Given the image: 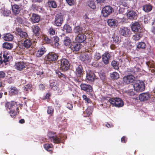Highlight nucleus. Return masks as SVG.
<instances>
[{"instance_id": "f257e3e1", "label": "nucleus", "mask_w": 155, "mask_h": 155, "mask_svg": "<svg viewBox=\"0 0 155 155\" xmlns=\"http://www.w3.org/2000/svg\"><path fill=\"white\" fill-rule=\"evenodd\" d=\"M134 90L137 92L143 91L145 89V85L144 82L140 80L135 81L133 84Z\"/></svg>"}, {"instance_id": "f03ea898", "label": "nucleus", "mask_w": 155, "mask_h": 155, "mask_svg": "<svg viewBox=\"0 0 155 155\" xmlns=\"http://www.w3.org/2000/svg\"><path fill=\"white\" fill-rule=\"evenodd\" d=\"M59 57L58 54L53 52H50L46 55L45 59L46 61L50 63H53L58 59Z\"/></svg>"}, {"instance_id": "7ed1b4c3", "label": "nucleus", "mask_w": 155, "mask_h": 155, "mask_svg": "<svg viewBox=\"0 0 155 155\" xmlns=\"http://www.w3.org/2000/svg\"><path fill=\"white\" fill-rule=\"evenodd\" d=\"M108 101L113 106L120 107H123L124 105L123 101L119 98L115 97L110 98Z\"/></svg>"}, {"instance_id": "20e7f679", "label": "nucleus", "mask_w": 155, "mask_h": 155, "mask_svg": "<svg viewBox=\"0 0 155 155\" xmlns=\"http://www.w3.org/2000/svg\"><path fill=\"white\" fill-rule=\"evenodd\" d=\"M60 63V69L64 71H65L69 69L70 64L68 61L64 58H63L58 61Z\"/></svg>"}, {"instance_id": "39448f33", "label": "nucleus", "mask_w": 155, "mask_h": 155, "mask_svg": "<svg viewBox=\"0 0 155 155\" xmlns=\"http://www.w3.org/2000/svg\"><path fill=\"white\" fill-rule=\"evenodd\" d=\"M67 136L64 134H56L51 141L55 144H59L62 142L63 140H65Z\"/></svg>"}, {"instance_id": "423d86ee", "label": "nucleus", "mask_w": 155, "mask_h": 155, "mask_svg": "<svg viewBox=\"0 0 155 155\" xmlns=\"http://www.w3.org/2000/svg\"><path fill=\"white\" fill-rule=\"evenodd\" d=\"M5 107L6 109L9 110H13L14 109H18V107L16 102L14 101L11 102H7L5 104Z\"/></svg>"}, {"instance_id": "0eeeda50", "label": "nucleus", "mask_w": 155, "mask_h": 155, "mask_svg": "<svg viewBox=\"0 0 155 155\" xmlns=\"http://www.w3.org/2000/svg\"><path fill=\"white\" fill-rule=\"evenodd\" d=\"M113 11L114 9L111 7L107 5L102 9L101 12L104 17H107L111 14Z\"/></svg>"}, {"instance_id": "6e6552de", "label": "nucleus", "mask_w": 155, "mask_h": 155, "mask_svg": "<svg viewBox=\"0 0 155 155\" xmlns=\"http://www.w3.org/2000/svg\"><path fill=\"white\" fill-rule=\"evenodd\" d=\"M151 96L149 92H143L139 94V100L142 102H146L149 101Z\"/></svg>"}, {"instance_id": "1a4fd4ad", "label": "nucleus", "mask_w": 155, "mask_h": 155, "mask_svg": "<svg viewBox=\"0 0 155 155\" xmlns=\"http://www.w3.org/2000/svg\"><path fill=\"white\" fill-rule=\"evenodd\" d=\"M63 22V16L61 14H57L55 16L54 24L57 26H60Z\"/></svg>"}, {"instance_id": "9d476101", "label": "nucleus", "mask_w": 155, "mask_h": 155, "mask_svg": "<svg viewBox=\"0 0 155 155\" xmlns=\"http://www.w3.org/2000/svg\"><path fill=\"white\" fill-rule=\"evenodd\" d=\"M138 14L137 12L133 10L129 11L127 14V16L130 20H136L138 17Z\"/></svg>"}, {"instance_id": "9b49d317", "label": "nucleus", "mask_w": 155, "mask_h": 155, "mask_svg": "<svg viewBox=\"0 0 155 155\" xmlns=\"http://www.w3.org/2000/svg\"><path fill=\"white\" fill-rule=\"evenodd\" d=\"M82 29L78 26V43L83 42L86 39V37L82 33Z\"/></svg>"}, {"instance_id": "f8f14e48", "label": "nucleus", "mask_w": 155, "mask_h": 155, "mask_svg": "<svg viewBox=\"0 0 155 155\" xmlns=\"http://www.w3.org/2000/svg\"><path fill=\"white\" fill-rule=\"evenodd\" d=\"M111 57L110 54L108 52H105L102 55V60L105 64H108Z\"/></svg>"}, {"instance_id": "ddd939ff", "label": "nucleus", "mask_w": 155, "mask_h": 155, "mask_svg": "<svg viewBox=\"0 0 155 155\" xmlns=\"http://www.w3.org/2000/svg\"><path fill=\"white\" fill-rule=\"evenodd\" d=\"M135 77L132 75L124 76L123 78L124 82L126 84H129L133 83L135 80Z\"/></svg>"}, {"instance_id": "4468645a", "label": "nucleus", "mask_w": 155, "mask_h": 155, "mask_svg": "<svg viewBox=\"0 0 155 155\" xmlns=\"http://www.w3.org/2000/svg\"><path fill=\"white\" fill-rule=\"evenodd\" d=\"M26 64L23 62H18L16 63L15 65V69L18 71H22L26 67Z\"/></svg>"}, {"instance_id": "2eb2a0df", "label": "nucleus", "mask_w": 155, "mask_h": 155, "mask_svg": "<svg viewBox=\"0 0 155 155\" xmlns=\"http://www.w3.org/2000/svg\"><path fill=\"white\" fill-rule=\"evenodd\" d=\"M81 89L88 92H91L93 91L92 87L90 85L84 84H81L80 85Z\"/></svg>"}, {"instance_id": "dca6fc26", "label": "nucleus", "mask_w": 155, "mask_h": 155, "mask_svg": "<svg viewBox=\"0 0 155 155\" xmlns=\"http://www.w3.org/2000/svg\"><path fill=\"white\" fill-rule=\"evenodd\" d=\"M52 42L51 45L54 48H58L60 44L59 43V38L58 36H55L53 37L52 39Z\"/></svg>"}, {"instance_id": "f3484780", "label": "nucleus", "mask_w": 155, "mask_h": 155, "mask_svg": "<svg viewBox=\"0 0 155 155\" xmlns=\"http://www.w3.org/2000/svg\"><path fill=\"white\" fill-rule=\"evenodd\" d=\"M78 37V35H77L76 38H75V41H73L72 42L70 46V48L71 50L73 51V52L75 53V54L77 53L78 50L77 47H78V42H77L76 39Z\"/></svg>"}, {"instance_id": "a211bd4d", "label": "nucleus", "mask_w": 155, "mask_h": 155, "mask_svg": "<svg viewBox=\"0 0 155 155\" xmlns=\"http://www.w3.org/2000/svg\"><path fill=\"white\" fill-rule=\"evenodd\" d=\"M108 25L112 28L117 27L118 24L117 20L114 19H110L107 21Z\"/></svg>"}, {"instance_id": "6ab92c4d", "label": "nucleus", "mask_w": 155, "mask_h": 155, "mask_svg": "<svg viewBox=\"0 0 155 155\" xmlns=\"http://www.w3.org/2000/svg\"><path fill=\"white\" fill-rule=\"evenodd\" d=\"M47 51L46 49L43 46H42L36 53V55L38 57H41Z\"/></svg>"}, {"instance_id": "aec40b11", "label": "nucleus", "mask_w": 155, "mask_h": 155, "mask_svg": "<svg viewBox=\"0 0 155 155\" xmlns=\"http://www.w3.org/2000/svg\"><path fill=\"white\" fill-rule=\"evenodd\" d=\"M120 32L122 35L127 37L129 34L130 30L127 28L124 27L123 28H120Z\"/></svg>"}, {"instance_id": "412c9836", "label": "nucleus", "mask_w": 155, "mask_h": 155, "mask_svg": "<svg viewBox=\"0 0 155 155\" xmlns=\"http://www.w3.org/2000/svg\"><path fill=\"white\" fill-rule=\"evenodd\" d=\"M32 42L30 39H26L23 41L22 46L26 49H28L31 46Z\"/></svg>"}, {"instance_id": "4be33fe9", "label": "nucleus", "mask_w": 155, "mask_h": 155, "mask_svg": "<svg viewBox=\"0 0 155 155\" xmlns=\"http://www.w3.org/2000/svg\"><path fill=\"white\" fill-rule=\"evenodd\" d=\"M153 6L150 3L145 4L143 6L142 9L146 12H150L152 9Z\"/></svg>"}, {"instance_id": "5701e85b", "label": "nucleus", "mask_w": 155, "mask_h": 155, "mask_svg": "<svg viewBox=\"0 0 155 155\" xmlns=\"http://www.w3.org/2000/svg\"><path fill=\"white\" fill-rule=\"evenodd\" d=\"M140 28V25L138 22H135L132 25L131 28L134 31L137 32Z\"/></svg>"}, {"instance_id": "b1692460", "label": "nucleus", "mask_w": 155, "mask_h": 155, "mask_svg": "<svg viewBox=\"0 0 155 155\" xmlns=\"http://www.w3.org/2000/svg\"><path fill=\"white\" fill-rule=\"evenodd\" d=\"M87 78L88 81H93L95 79V75L93 71H89L87 73Z\"/></svg>"}, {"instance_id": "393cba45", "label": "nucleus", "mask_w": 155, "mask_h": 155, "mask_svg": "<svg viewBox=\"0 0 155 155\" xmlns=\"http://www.w3.org/2000/svg\"><path fill=\"white\" fill-rule=\"evenodd\" d=\"M31 18V21L34 23H38L40 20V18L39 15L35 13L32 14Z\"/></svg>"}, {"instance_id": "a878e982", "label": "nucleus", "mask_w": 155, "mask_h": 155, "mask_svg": "<svg viewBox=\"0 0 155 155\" xmlns=\"http://www.w3.org/2000/svg\"><path fill=\"white\" fill-rule=\"evenodd\" d=\"M55 73L59 78L64 81H65L68 78L65 75L62 73L59 70H56Z\"/></svg>"}, {"instance_id": "bb28decb", "label": "nucleus", "mask_w": 155, "mask_h": 155, "mask_svg": "<svg viewBox=\"0 0 155 155\" xmlns=\"http://www.w3.org/2000/svg\"><path fill=\"white\" fill-rule=\"evenodd\" d=\"M3 38L5 41H10L13 40L14 37L13 35L8 33L5 34Z\"/></svg>"}, {"instance_id": "cd10ccee", "label": "nucleus", "mask_w": 155, "mask_h": 155, "mask_svg": "<svg viewBox=\"0 0 155 155\" xmlns=\"http://www.w3.org/2000/svg\"><path fill=\"white\" fill-rule=\"evenodd\" d=\"M17 31L18 32V34L21 37L26 38L27 37V34L26 32L22 31L21 29L19 28L17 29Z\"/></svg>"}, {"instance_id": "c85d7f7f", "label": "nucleus", "mask_w": 155, "mask_h": 155, "mask_svg": "<svg viewBox=\"0 0 155 155\" xmlns=\"http://www.w3.org/2000/svg\"><path fill=\"white\" fill-rule=\"evenodd\" d=\"M12 9L13 13L15 14H18L20 11V8L19 5H14L12 6Z\"/></svg>"}, {"instance_id": "c756f323", "label": "nucleus", "mask_w": 155, "mask_h": 155, "mask_svg": "<svg viewBox=\"0 0 155 155\" xmlns=\"http://www.w3.org/2000/svg\"><path fill=\"white\" fill-rule=\"evenodd\" d=\"M19 90L15 87L12 86L9 88V92L12 95L17 94Z\"/></svg>"}, {"instance_id": "7c9ffc66", "label": "nucleus", "mask_w": 155, "mask_h": 155, "mask_svg": "<svg viewBox=\"0 0 155 155\" xmlns=\"http://www.w3.org/2000/svg\"><path fill=\"white\" fill-rule=\"evenodd\" d=\"M19 109H14L13 110H10L9 113L12 117L15 118L16 116L19 114Z\"/></svg>"}, {"instance_id": "2f4dec72", "label": "nucleus", "mask_w": 155, "mask_h": 155, "mask_svg": "<svg viewBox=\"0 0 155 155\" xmlns=\"http://www.w3.org/2000/svg\"><path fill=\"white\" fill-rule=\"evenodd\" d=\"M53 145L52 144L46 143L44 145V147L47 151L52 152L53 149Z\"/></svg>"}, {"instance_id": "473e14b6", "label": "nucleus", "mask_w": 155, "mask_h": 155, "mask_svg": "<svg viewBox=\"0 0 155 155\" xmlns=\"http://www.w3.org/2000/svg\"><path fill=\"white\" fill-rule=\"evenodd\" d=\"M32 85L31 84H28L25 85L23 87V90L24 91L26 92L27 93L29 91H32Z\"/></svg>"}, {"instance_id": "72a5a7b5", "label": "nucleus", "mask_w": 155, "mask_h": 155, "mask_svg": "<svg viewBox=\"0 0 155 155\" xmlns=\"http://www.w3.org/2000/svg\"><path fill=\"white\" fill-rule=\"evenodd\" d=\"M62 30L66 33H69L72 30L71 27L68 25L65 24Z\"/></svg>"}, {"instance_id": "f704fd0d", "label": "nucleus", "mask_w": 155, "mask_h": 155, "mask_svg": "<svg viewBox=\"0 0 155 155\" xmlns=\"http://www.w3.org/2000/svg\"><path fill=\"white\" fill-rule=\"evenodd\" d=\"M33 31L35 36H39L40 34V29L38 26H34L33 28Z\"/></svg>"}, {"instance_id": "c9c22d12", "label": "nucleus", "mask_w": 155, "mask_h": 155, "mask_svg": "<svg viewBox=\"0 0 155 155\" xmlns=\"http://www.w3.org/2000/svg\"><path fill=\"white\" fill-rule=\"evenodd\" d=\"M48 4L50 7H51L52 8H56L57 6L56 2L54 1H49L48 2Z\"/></svg>"}, {"instance_id": "e433bc0d", "label": "nucleus", "mask_w": 155, "mask_h": 155, "mask_svg": "<svg viewBox=\"0 0 155 155\" xmlns=\"http://www.w3.org/2000/svg\"><path fill=\"white\" fill-rule=\"evenodd\" d=\"M143 35L142 33L140 32L135 34L133 35V39L135 41H138L142 36Z\"/></svg>"}, {"instance_id": "4c0bfd02", "label": "nucleus", "mask_w": 155, "mask_h": 155, "mask_svg": "<svg viewBox=\"0 0 155 155\" xmlns=\"http://www.w3.org/2000/svg\"><path fill=\"white\" fill-rule=\"evenodd\" d=\"M9 54L7 52H4L3 54V63H6L8 61V59L9 58Z\"/></svg>"}, {"instance_id": "58836bf2", "label": "nucleus", "mask_w": 155, "mask_h": 155, "mask_svg": "<svg viewBox=\"0 0 155 155\" xmlns=\"http://www.w3.org/2000/svg\"><path fill=\"white\" fill-rule=\"evenodd\" d=\"M2 46L6 49H11L13 48V45L8 42H4Z\"/></svg>"}, {"instance_id": "ea45409f", "label": "nucleus", "mask_w": 155, "mask_h": 155, "mask_svg": "<svg viewBox=\"0 0 155 155\" xmlns=\"http://www.w3.org/2000/svg\"><path fill=\"white\" fill-rule=\"evenodd\" d=\"M89 57L87 54H82L80 57V59L83 61L87 62L89 60Z\"/></svg>"}, {"instance_id": "a19ab883", "label": "nucleus", "mask_w": 155, "mask_h": 155, "mask_svg": "<svg viewBox=\"0 0 155 155\" xmlns=\"http://www.w3.org/2000/svg\"><path fill=\"white\" fill-rule=\"evenodd\" d=\"M54 111V108L51 106H48V107L47 113L50 115V116H53Z\"/></svg>"}, {"instance_id": "79ce46f5", "label": "nucleus", "mask_w": 155, "mask_h": 155, "mask_svg": "<svg viewBox=\"0 0 155 155\" xmlns=\"http://www.w3.org/2000/svg\"><path fill=\"white\" fill-rule=\"evenodd\" d=\"M56 133L52 131H49L48 132L47 136L48 137L49 139L51 141L52 139L56 135Z\"/></svg>"}, {"instance_id": "37998d69", "label": "nucleus", "mask_w": 155, "mask_h": 155, "mask_svg": "<svg viewBox=\"0 0 155 155\" xmlns=\"http://www.w3.org/2000/svg\"><path fill=\"white\" fill-rule=\"evenodd\" d=\"M146 47V44L142 42H138L137 46V48L138 49H144Z\"/></svg>"}, {"instance_id": "c03bdc74", "label": "nucleus", "mask_w": 155, "mask_h": 155, "mask_svg": "<svg viewBox=\"0 0 155 155\" xmlns=\"http://www.w3.org/2000/svg\"><path fill=\"white\" fill-rule=\"evenodd\" d=\"M71 41L70 38L68 37H66L64 38V45L67 46H69L71 43Z\"/></svg>"}, {"instance_id": "a18cd8bd", "label": "nucleus", "mask_w": 155, "mask_h": 155, "mask_svg": "<svg viewBox=\"0 0 155 155\" xmlns=\"http://www.w3.org/2000/svg\"><path fill=\"white\" fill-rule=\"evenodd\" d=\"M110 77L112 79H117L119 78V74L116 72H114L110 74Z\"/></svg>"}, {"instance_id": "49530a36", "label": "nucleus", "mask_w": 155, "mask_h": 155, "mask_svg": "<svg viewBox=\"0 0 155 155\" xmlns=\"http://www.w3.org/2000/svg\"><path fill=\"white\" fill-rule=\"evenodd\" d=\"M111 65L115 69L118 70L119 69L118 64L117 61L115 60L111 62Z\"/></svg>"}, {"instance_id": "de8ad7c7", "label": "nucleus", "mask_w": 155, "mask_h": 155, "mask_svg": "<svg viewBox=\"0 0 155 155\" xmlns=\"http://www.w3.org/2000/svg\"><path fill=\"white\" fill-rule=\"evenodd\" d=\"M87 5L89 7L93 9H95L96 8V5L95 2L92 1L88 2Z\"/></svg>"}, {"instance_id": "09e8293b", "label": "nucleus", "mask_w": 155, "mask_h": 155, "mask_svg": "<svg viewBox=\"0 0 155 155\" xmlns=\"http://www.w3.org/2000/svg\"><path fill=\"white\" fill-rule=\"evenodd\" d=\"M83 71L82 66L81 65L78 66V77L82 76Z\"/></svg>"}, {"instance_id": "8fccbe9b", "label": "nucleus", "mask_w": 155, "mask_h": 155, "mask_svg": "<svg viewBox=\"0 0 155 155\" xmlns=\"http://www.w3.org/2000/svg\"><path fill=\"white\" fill-rule=\"evenodd\" d=\"M112 39L113 42L115 43L118 42L119 41V37L116 35H113Z\"/></svg>"}, {"instance_id": "3c124183", "label": "nucleus", "mask_w": 155, "mask_h": 155, "mask_svg": "<svg viewBox=\"0 0 155 155\" xmlns=\"http://www.w3.org/2000/svg\"><path fill=\"white\" fill-rule=\"evenodd\" d=\"M2 14L4 16H8L10 13V11L7 9H4L2 10Z\"/></svg>"}, {"instance_id": "603ef678", "label": "nucleus", "mask_w": 155, "mask_h": 155, "mask_svg": "<svg viewBox=\"0 0 155 155\" xmlns=\"http://www.w3.org/2000/svg\"><path fill=\"white\" fill-rule=\"evenodd\" d=\"M50 86L51 89H53L54 90H56V88L58 87L56 86V83L54 82L50 83Z\"/></svg>"}, {"instance_id": "864d4df0", "label": "nucleus", "mask_w": 155, "mask_h": 155, "mask_svg": "<svg viewBox=\"0 0 155 155\" xmlns=\"http://www.w3.org/2000/svg\"><path fill=\"white\" fill-rule=\"evenodd\" d=\"M93 110L91 107H88L86 110V112L87 116H89L91 114Z\"/></svg>"}, {"instance_id": "5fc2aeb1", "label": "nucleus", "mask_w": 155, "mask_h": 155, "mask_svg": "<svg viewBox=\"0 0 155 155\" xmlns=\"http://www.w3.org/2000/svg\"><path fill=\"white\" fill-rule=\"evenodd\" d=\"M83 98L84 100H85V102H87V103H90L91 102L90 99L88 98L86 95H83Z\"/></svg>"}, {"instance_id": "6e6d98bb", "label": "nucleus", "mask_w": 155, "mask_h": 155, "mask_svg": "<svg viewBox=\"0 0 155 155\" xmlns=\"http://www.w3.org/2000/svg\"><path fill=\"white\" fill-rule=\"evenodd\" d=\"M48 33L50 35H53L55 34V31L52 28H50L48 30Z\"/></svg>"}, {"instance_id": "4d7b16f0", "label": "nucleus", "mask_w": 155, "mask_h": 155, "mask_svg": "<svg viewBox=\"0 0 155 155\" xmlns=\"http://www.w3.org/2000/svg\"><path fill=\"white\" fill-rule=\"evenodd\" d=\"M44 40L45 42L48 44H51L52 42V39H50L47 37H45L44 38Z\"/></svg>"}, {"instance_id": "13d9d810", "label": "nucleus", "mask_w": 155, "mask_h": 155, "mask_svg": "<svg viewBox=\"0 0 155 155\" xmlns=\"http://www.w3.org/2000/svg\"><path fill=\"white\" fill-rule=\"evenodd\" d=\"M68 4L70 6L74 5V1L73 0H66Z\"/></svg>"}, {"instance_id": "bf43d9fd", "label": "nucleus", "mask_w": 155, "mask_h": 155, "mask_svg": "<svg viewBox=\"0 0 155 155\" xmlns=\"http://www.w3.org/2000/svg\"><path fill=\"white\" fill-rule=\"evenodd\" d=\"M67 107L70 110H71L73 108V106L71 102L67 103Z\"/></svg>"}, {"instance_id": "052dcab7", "label": "nucleus", "mask_w": 155, "mask_h": 155, "mask_svg": "<svg viewBox=\"0 0 155 155\" xmlns=\"http://www.w3.org/2000/svg\"><path fill=\"white\" fill-rule=\"evenodd\" d=\"M101 58V54L100 53H97L95 55V58L97 60H99Z\"/></svg>"}, {"instance_id": "680f3d73", "label": "nucleus", "mask_w": 155, "mask_h": 155, "mask_svg": "<svg viewBox=\"0 0 155 155\" xmlns=\"http://www.w3.org/2000/svg\"><path fill=\"white\" fill-rule=\"evenodd\" d=\"M5 76V73L3 71H0V78H3Z\"/></svg>"}, {"instance_id": "e2e57ef3", "label": "nucleus", "mask_w": 155, "mask_h": 155, "mask_svg": "<svg viewBox=\"0 0 155 155\" xmlns=\"http://www.w3.org/2000/svg\"><path fill=\"white\" fill-rule=\"evenodd\" d=\"M121 141L123 143H126L127 141V139L125 136H123L121 139Z\"/></svg>"}, {"instance_id": "0e129e2a", "label": "nucleus", "mask_w": 155, "mask_h": 155, "mask_svg": "<svg viewBox=\"0 0 155 155\" xmlns=\"http://www.w3.org/2000/svg\"><path fill=\"white\" fill-rule=\"evenodd\" d=\"M56 90H55V91H57V93L59 95H60L62 94V91L61 90L60 88H59L58 87H57L56 88Z\"/></svg>"}, {"instance_id": "69168bd1", "label": "nucleus", "mask_w": 155, "mask_h": 155, "mask_svg": "<svg viewBox=\"0 0 155 155\" xmlns=\"http://www.w3.org/2000/svg\"><path fill=\"white\" fill-rule=\"evenodd\" d=\"M89 14L88 13H85L83 16V18L86 21H87V19H89V18L88 17Z\"/></svg>"}, {"instance_id": "338daca9", "label": "nucleus", "mask_w": 155, "mask_h": 155, "mask_svg": "<svg viewBox=\"0 0 155 155\" xmlns=\"http://www.w3.org/2000/svg\"><path fill=\"white\" fill-rule=\"evenodd\" d=\"M151 31L155 35V26H153L151 28Z\"/></svg>"}, {"instance_id": "774afa93", "label": "nucleus", "mask_w": 155, "mask_h": 155, "mask_svg": "<svg viewBox=\"0 0 155 155\" xmlns=\"http://www.w3.org/2000/svg\"><path fill=\"white\" fill-rule=\"evenodd\" d=\"M39 87L41 90H43L45 89V86H44L42 84H41L39 85Z\"/></svg>"}]
</instances>
